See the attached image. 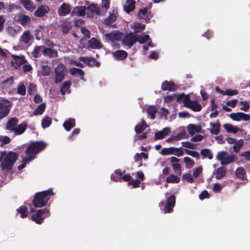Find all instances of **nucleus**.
Here are the masks:
<instances>
[{
	"instance_id": "obj_10",
	"label": "nucleus",
	"mask_w": 250,
	"mask_h": 250,
	"mask_svg": "<svg viewBox=\"0 0 250 250\" xmlns=\"http://www.w3.org/2000/svg\"><path fill=\"white\" fill-rule=\"evenodd\" d=\"M11 57L13 59V60L11 61L12 66L16 69L27 62L26 60L23 55L17 56L12 55Z\"/></svg>"
},
{
	"instance_id": "obj_60",
	"label": "nucleus",
	"mask_w": 250,
	"mask_h": 250,
	"mask_svg": "<svg viewBox=\"0 0 250 250\" xmlns=\"http://www.w3.org/2000/svg\"><path fill=\"white\" fill-rule=\"evenodd\" d=\"M11 141L10 138L8 136H4L2 138H0V142H1L0 146H3L5 145L9 144Z\"/></svg>"
},
{
	"instance_id": "obj_55",
	"label": "nucleus",
	"mask_w": 250,
	"mask_h": 250,
	"mask_svg": "<svg viewBox=\"0 0 250 250\" xmlns=\"http://www.w3.org/2000/svg\"><path fill=\"white\" fill-rule=\"evenodd\" d=\"M182 144L183 147L193 149H196L195 145L189 141L183 142Z\"/></svg>"
},
{
	"instance_id": "obj_57",
	"label": "nucleus",
	"mask_w": 250,
	"mask_h": 250,
	"mask_svg": "<svg viewBox=\"0 0 250 250\" xmlns=\"http://www.w3.org/2000/svg\"><path fill=\"white\" fill-rule=\"evenodd\" d=\"M14 82V78L13 76H11L7 78L6 80H4L2 83L3 85L6 86H11Z\"/></svg>"
},
{
	"instance_id": "obj_30",
	"label": "nucleus",
	"mask_w": 250,
	"mask_h": 250,
	"mask_svg": "<svg viewBox=\"0 0 250 250\" xmlns=\"http://www.w3.org/2000/svg\"><path fill=\"white\" fill-rule=\"evenodd\" d=\"M183 100V103L184 105L188 108V106L190 105L192 101H191L188 95H186L185 94H182L178 96L177 97V100L180 101Z\"/></svg>"
},
{
	"instance_id": "obj_34",
	"label": "nucleus",
	"mask_w": 250,
	"mask_h": 250,
	"mask_svg": "<svg viewBox=\"0 0 250 250\" xmlns=\"http://www.w3.org/2000/svg\"><path fill=\"white\" fill-rule=\"evenodd\" d=\"M62 31L63 35L67 34L72 27L70 22H64L61 24Z\"/></svg>"
},
{
	"instance_id": "obj_15",
	"label": "nucleus",
	"mask_w": 250,
	"mask_h": 250,
	"mask_svg": "<svg viewBox=\"0 0 250 250\" xmlns=\"http://www.w3.org/2000/svg\"><path fill=\"white\" fill-rule=\"evenodd\" d=\"M33 40V36L29 30L24 31L20 37V41L25 44H28Z\"/></svg>"
},
{
	"instance_id": "obj_11",
	"label": "nucleus",
	"mask_w": 250,
	"mask_h": 250,
	"mask_svg": "<svg viewBox=\"0 0 250 250\" xmlns=\"http://www.w3.org/2000/svg\"><path fill=\"white\" fill-rule=\"evenodd\" d=\"M65 69V66L62 64H59L58 66L55 68V72L56 76L55 78V83H58L62 82L64 77V70Z\"/></svg>"
},
{
	"instance_id": "obj_21",
	"label": "nucleus",
	"mask_w": 250,
	"mask_h": 250,
	"mask_svg": "<svg viewBox=\"0 0 250 250\" xmlns=\"http://www.w3.org/2000/svg\"><path fill=\"white\" fill-rule=\"evenodd\" d=\"M106 39L112 42H114L116 41H119L122 37V33L117 32H111L108 34H105Z\"/></svg>"
},
{
	"instance_id": "obj_13",
	"label": "nucleus",
	"mask_w": 250,
	"mask_h": 250,
	"mask_svg": "<svg viewBox=\"0 0 250 250\" xmlns=\"http://www.w3.org/2000/svg\"><path fill=\"white\" fill-rule=\"evenodd\" d=\"M71 7L70 4L63 2L58 10V14L60 16L63 17L71 12Z\"/></svg>"
},
{
	"instance_id": "obj_44",
	"label": "nucleus",
	"mask_w": 250,
	"mask_h": 250,
	"mask_svg": "<svg viewBox=\"0 0 250 250\" xmlns=\"http://www.w3.org/2000/svg\"><path fill=\"white\" fill-rule=\"evenodd\" d=\"M44 45L35 46L33 51L32 52V54L34 58H38L39 57L40 52L43 49Z\"/></svg>"
},
{
	"instance_id": "obj_26",
	"label": "nucleus",
	"mask_w": 250,
	"mask_h": 250,
	"mask_svg": "<svg viewBox=\"0 0 250 250\" xmlns=\"http://www.w3.org/2000/svg\"><path fill=\"white\" fill-rule=\"evenodd\" d=\"M209 125L212 127L211 128L209 129L210 133L212 135H218L220 132L221 126L219 122L218 121L216 123L211 122Z\"/></svg>"
},
{
	"instance_id": "obj_27",
	"label": "nucleus",
	"mask_w": 250,
	"mask_h": 250,
	"mask_svg": "<svg viewBox=\"0 0 250 250\" xmlns=\"http://www.w3.org/2000/svg\"><path fill=\"white\" fill-rule=\"evenodd\" d=\"M135 7V1L134 0H127L126 4L124 6V9L127 13L133 12Z\"/></svg>"
},
{
	"instance_id": "obj_8",
	"label": "nucleus",
	"mask_w": 250,
	"mask_h": 250,
	"mask_svg": "<svg viewBox=\"0 0 250 250\" xmlns=\"http://www.w3.org/2000/svg\"><path fill=\"white\" fill-rule=\"evenodd\" d=\"M131 32L126 34L122 40L123 44L131 48L137 42V36Z\"/></svg>"
},
{
	"instance_id": "obj_38",
	"label": "nucleus",
	"mask_w": 250,
	"mask_h": 250,
	"mask_svg": "<svg viewBox=\"0 0 250 250\" xmlns=\"http://www.w3.org/2000/svg\"><path fill=\"white\" fill-rule=\"evenodd\" d=\"M46 107V104L45 103H42L39 104L37 108L34 111V114L35 115H42Z\"/></svg>"
},
{
	"instance_id": "obj_23",
	"label": "nucleus",
	"mask_w": 250,
	"mask_h": 250,
	"mask_svg": "<svg viewBox=\"0 0 250 250\" xmlns=\"http://www.w3.org/2000/svg\"><path fill=\"white\" fill-rule=\"evenodd\" d=\"M113 56L118 60H123L127 56V53L125 51L122 50H117L112 53Z\"/></svg>"
},
{
	"instance_id": "obj_50",
	"label": "nucleus",
	"mask_w": 250,
	"mask_h": 250,
	"mask_svg": "<svg viewBox=\"0 0 250 250\" xmlns=\"http://www.w3.org/2000/svg\"><path fill=\"white\" fill-rule=\"evenodd\" d=\"M171 167L174 171L178 175H181V165L179 163H172Z\"/></svg>"
},
{
	"instance_id": "obj_2",
	"label": "nucleus",
	"mask_w": 250,
	"mask_h": 250,
	"mask_svg": "<svg viewBox=\"0 0 250 250\" xmlns=\"http://www.w3.org/2000/svg\"><path fill=\"white\" fill-rule=\"evenodd\" d=\"M54 195L53 190L51 188L47 190L36 193L32 200V204L36 208H42L47 204L51 196Z\"/></svg>"
},
{
	"instance_id": "obj_16",
	"label": "nucleus",
	"mask_w": 250,
	"mask_h": 250,
	"mask_svg": "<svg viewBox=\"0 0 250 250\" xmlns=\"http://www.w3.org/2000/svg\"><path fill=\"white\" fill-rule=\"evenodd\" d=\"M86 11H90L92 13H96L97 15L100 14V9L98 6L97 4L95 3H90L88 1H86Z\"/></svg>"
},
{
	"instance_id": "obj_62",
	"label": "nucleus",
	"mask_w": 250,
	"mask_h": 250,
	"mask_svg": "<svg viewBox=\"0 0 250 250\" xmlns=\"http://www.w3.org/2000/svg\"><path fill=\"white\" fill-rule=\"evenodd\" d=\"M173 154L178 157L182 156L184 155V152L182 150V147L177 148L174 147L173 149Z\"/></svg>"
},
{
	"instance_id": "obj_14",
	"label": "nucleus",
	"mask_w": 250,
	"mask_h": 250,
	"mask_svg": "<svg viewBox=\"0 0 250 250\" xmlns=\"http://www.w3.org/2000/svg\"><path fill=\"white\" fill-rule=\"evenodd\" d=\"M50 11L47 6L42 5L39 6L37 9L34 12V15L36 17L42 18L48 14Z\"/></svg>"
},
{
	"instance_id": "obj_4",
	"label": "nucleus",
	"mask_w": 250,
	"mask_h": 250,
	"mask_svg": "<svg viewBox=\"0 0 250 250\" xmlns=\"http://www.w3.org/2000/svg\"><path fill=\"white\" fill-rule=\"evenodd\" d=\"M46 147V144L43 141L33 142L27 148L25 151L26 155L34 159L36 154L43 150Z\"/></svg>"
},
{
	"instance_id": "obj_39",
	"label": "nucleus",
	"mask_w": 250,
	"mask_h": 250,
	"mask_svg": "<svg viewBox=\"0 0 250 250\" xmlns=\"http://www.w3.org/2000/svg\"><path fill=\"white\" fill-rule=\"evenodd\" d=\"M157 111L158 110L157 108L153 105H150L147 108V112L148 114L151 116L152 119H154L155 118V115Z\"/></svg>"
},
{
	"instance_id": "obj_22",
	"label": "nucleus",
	"mask_w": 250,
	"mask_h": 250,
	"mask_svg": "<svg viewBox=\"0 0 250 250\" xmlns=\"http://www.w3.org/2000/svg\"><path fill=\"white\" fill-rule=\"evenodd\" d=\"M18 22L23 26L26 25L31 22V18L29 16L21 14L18 17Z\"/></svg>"
},
{
	"instance_id": "obj_17",
	"label": "nucleus",
	"mask_w": 250,
	"mask_h": 250,
	"mask_svg": "<svg viewBox=\"0 0 250 250\" xmlns=\"http://www.w3.org/2000/svg\"><path fill=\"white\" fill-rule=\"evenodd\" d=\"M85 6H76L74 8L73 10L71 12V15L72 16H78L82 17L85 15Z\"/></svg>"
},
{
	"instance_id": "obj_37",
	"label": "nucleus",
	"mask_w": 250,
	"mask_h": 250,
	"mask_svg": "<svg viewBox=\"0 0 250 250\" xmlns=\"http://www.w3.org/2000/svg\"><path fill=\"white\" fill-rule=\"evenodd\" d=\"M188 108L195 112L200 111L202 109L201 105L197 101H192L190 105L188 106Z\"/></svg>"
},
{
	"instance_id": "obj_48",
	"label": "nucleus",
	"mask_w": 250,
	"mask_h": 250,
	"mask_svg": "<svg viewBox=\"0 0 250 250\" xmlns=\"http://www.w3.org/2000/svg\"><path fill=\"white\" fill-rule=\"evenodd\" d=\"M145 25L142 24L140 23H136L134 25V33H140L145 28Z\"/></svg>"
},
{
	"instance_id": "obj_1",
	"label": "nucleus",
	"mask_w": 250,
	"mask_h": 250,
	"mask_svg": "<svg viewBox=\"0 0 250 250\" xmlns=\"http://www.w3.org/2000/svg\"><path fill=\"white\" fill-rule=\"evenodd\" d=\"M19 154L13 151L6 153L5 151L0 153V167L2 170L9 171L18 160Z\"/></svg>"
},
{
	"instance_id": "obj_12",
	"label": "nucleus",
	"mask_w": 250,
	"mask_h": 250,
	"mask_svg": "<svg viewBox=\"0 0 250 250\" xmlns=\"http://www.w3.org/2000/svg\"><path fill=\"white\" fill-rule=\"evenodd\" d=\"M79 60L90 67H99L100 65V63L93 57H80Z\"/></svg>"
},
{
	"instance_id": "obj_5",
	"label": "nucleus",
	"mask_w": 250,
	"mask_h": 250,
	"mask_svg": "<svg viewBox=\"0 0 250 250\" xmlns=\"http://www.w3.org/2000/svg\"><path fill=\"white\" fill-rule=\"evenodd\" d=\"M50 216V212L48 209L46 208L38 209L35 214L31 216V219L38 224H41L44 219Z\"/></svg>"
},
{
	"instance_id": "obj_18",
	"label": "nucleus",
	"mask_w": 250,
	"mask_h": 250,
	"mask_svg": "<svg viewBox=\"0 0 250 250\" xmlns=\"http://www.w3.org/2000/svg\"><path fill=\"white\" fill-rule=\"evenodd\" d=\"M161 89L163 91H172L176 89V86L173 82L165 81L162 84Z\"/></svg>"
},
{
	"instance_id": "obj_33",
	"label": "nucleus",
	"mask_w": 250,
	"mask_h": 250,
	"mask_svg": "<svg viewBox=\"0 0 250 250\" xmlns=\"http://www.w3.org/2000/svg\"><path fill=\"white\" fill-rule=\"evenodd\" d=\"M226 174V169L224 167H221L216 169L215 178L216 179L220 180L225 176Z\"/></svg>"
},
{
	"instance_id": "obj_43",
	"label": "nucleus",
	"mask_w": 250,
	"mask_h": 250,
	"mask_svg": "<svg viewBox=\"0 0 250 250\" xmlns=\"http://www.w3.org/2000/svg\"><path fill=\"white\" fill-rule=\"evenodd\" d=\"M52 123L51 118L46 116L45 118L42 120V126L43 128H45L49 127Z\"/></svg>"
},
{
	"instance_id": "obj_9",
	"label": "nucleus",
	"mask_w": 250,
	"mask_h": 250,
	"mask_svg": "<svg viewBox=\"0 0 250 250\" xmlns=\"http://www.w3.org/2000/svg\"><path fill=\"white\" fill-rule=\"evenodd\" d=\"M176 202V197L174 195H170L167 199L164 212L165 213H171L173 211V208L175 206Z\"/></svg>"
},
{
	"instance_id": "obj_61",
	"label": "nucleus",
	"mask_w": 250,
	"mask_h": 250,
	"mask_svg": "<svg viewBox=\"0 0 250 250\" xmlns=\"http://www.w3.org/2000/svg\"><path fill=\"white\" fill-rule=\"evenodd\" d=\"M141 181L140 180H133L128 182V185L132 186L134 188H137L140 187Z\"/></svg>"
},
{
	"instance_id": "obj_52",
	"label": "nucleus",
	"mask_w": 250,
	"mask_h": 250,
	"mask_svg": "<svg viewBox=\"0 0 250 250\" xmlns=\"http://www.w3.org/2000/svg\"><path fill=\"white\" fill-rule=\"evenodd\" d=\"M184 161L186 164V167H192L194 165V161L188 157L184 158Z\"/></svg>"
},
{
	"instance_id": "obj_58",
	"label": "nucleus",
	"mask_w": 250,
	"mask_h": 250,
	"mask_svg": "<svg viewBox=\"0 0 250 250\" xmlns=\"http://www.w3.org/2000/svg\"><path fill=\"white\" fill-rule=\"evenodd\" d=\"M183 178L186 180L190 183H192L194 181V178L190 173H186L183 175Z\"/></svg>"
},
{
	"instance_id": "obj_45",
	"label": "nucleus",
	"mask_w": 250,
	"mask_h": 250,
	"mask_svg": "<svg viewBox=\"0 0 250 250\" xmlns=\"http://www.w3.org/2000/svg\"><path fill=\"white\" fill-rule=\"evenodd\" d=\"M243 143L244 141L242 139L238 140L236 144L232 146L233 151L235 153H238L243 145Z\"/></svg>"
},
{
	"instance_id": "obj_3",
	"label": "nucleus",
	"mask_w": 250,
	"mask_h": 250,
	"mask_svg": "<svg viewBox=\"0 0 250 250\" xmlns=\"http://www.w3.org/2000/svg\"><path fill=\"white\" fill-rule=\"evenodd\" d=\"M19 120L17 117L10 118L6 124V129L14 132L15 135H21L26 129L27 125L26 123L18 125Z\"/></svg>"
},
{
	"instance_id": "obj_32",
	"label": "nucleus",
	"mask_w": 250,
	"mask_h": 250,
	"mask_svg": "<svg viewBox=\"0 0 250 250\" xmlns=\"http://www.w3.org/2000/svg\"><path fill=\"white\" fill-rule=\"evenodd\" d=\"M21 2L27 10L32 12L35 8L31 0H21Z\"/></svg>"
},
{
	"instance_id": "obj_40",
	"label": "nucleus",
	"mask_w": 250,
	"mask_h": 250,
	"mask_svg": "<svg viewBox=\"0 0 250 250\" xmlns=\"http://www.w3.org/2000/svg\"><path fill=\"white\" fill-rule=\"evenodd\" d=\"M180 178L176 175L172 174L168 176L166 179V182L167 183H178Z\"/></svg>"
},
{
	"instance_id": "obj_63",
	"label": "nucleus",
	"mask_w": 250,
	"mask_h": 250,
	"mask_svg": "<svg viewBox=\"0 0 250 250\" xmlns=\"http://www.w3.org/2000/svg\"><path fill=\"white\" fill-rule=\"evenodd\" d=\"M238 92L236 90L234 89H227L224 92V95L233 96L237 95Z\"/></svg>"
},
{
	"instance_id": "obj_6",
	"label": "nucleus",
	"mask_w": 250,
	"mask_h": 250,
	"mask_svg": "<svg viewBox=\"0 0 250 250\" xmlns=\"http://www.w3.org/2000/svg\"><path fill=\"white\" fill-rule=\"evenodd\" d=\"M216 158L221 162L222 165L224 166L232 163L237 157L234 155H228L226 151H221L217 153Z\"/></svg>"
},
{
	"instance_id": "obj_31",
	"label": "nucleus",
	"mask_w": 250,
	"mask_h": 250,
	"mask_svg": "<svg viewBox=\"0 0 250 250\" xmlns=\"http://www.w3.org/2000/svg\"><path fill=\"white\" fill-rule=\"evenodd\" d=\"M88 46L93 49H100L102 47V44L100 41L96 38H92L88 42Z\"/></svg>"
},
{
	"instance_id": "obj_46",
	"label": "nucleus",
	"mask_w": 250,
	"mask_h": 250,
	"mask_svg": "<svg viewBox=\"0 0 250 250\" xmlns=\"http://www.w3.org/2000/svg\"><path fill=\"white\" fill-rule=\"evenodd\" d=\"M136 36H137V41L140 44H143L150 39V37L148 35H145L144 36L136 35Z\"/></svg>"
},
{
	"instance_id": "obj_29",
	"label": "nucleus",
	"mask_w": 250,
	"mask_h": 250,
	"mask_svg": "<svg viewBox=\"0 0 250 250\" xmlns=\"http://www.w3.org/2000/svg\"><path fill=\"white\" fill-rule=\"evenodd\" d=\"M146 128V121L142 119L141 121L135 126V131L138 134L141 133Z\"/></svg>"
},
{
	"instance_id": "obj_42",
	"label": "nucleus",
	"mask_w": 250,
	"mask_h": 250,
	"mask_svg": "<svg viewBox=\"0 0 250 250\" xmlns=\"http://www.w3.org/2000/svg\"><path fill=\"white\" fill-rule=\"evenodd\" d=\"M201 154L205 158L211 160L213 158L212 154L210 149L204 148L201 151Z\"/></svg>"
},
{
	"instance_id": "obj_51",
	"label": "nucleus",
	"mask_w": 250,
	"mask_h": 250,
	"mask_svg": "<svg viewBox=\"0 0 250 250\" xmlns=\"http://www.w3.org/2000/svg\"><path fill=\"white\" fill-rule=\"evenodd\" d=\"M17 93L21 96H24L26 94V88L23 84L18 86Z\"/></svg>"
},
{
	"instance_id": "obj_20",
	"label": "nucleus",
	"mask_w": 250,
	"mask_h": 250,
	"mask_svg": "<svg viewBox=\"0 0 250 250\" xmlns=\"http://www.w3.org/2000/svg\"><path fill=\"white\" fill-rule=\"evenodd\" d=\"M235 175L236 178L239 180L243 181L248 180L246 171L243 167H238L235 170Z\"/></svg>"
},
{
	"instance_id": "obj_41",
	"label": "nucleus",
	"mask_w": 250,
	"mask_h": 250,
	"mask_svg": "<svg viewBox=\"0 0 250 250\" xmlns=\"http://www.w3.org/2000/svg\"><path fill=\"white\" fill-rule=\"evenodd\" d=\"M17 211L21 214V218H24L27 217L28 214V208L26 207L21 206L17 209Z\"/></svg>"
},
{
	"instance_id": "obj_64",
	"label": "nucleus",
	"mask_w": 250,
	"mask_h": 250,
	"mask_svg": "<svg viewBox=\"0 0 250 250\" xmlns=\"http://www.w3.org/2000/svg\"><path fill=\"white\" fill-rule=\"evenodd\" d=\"M203 168L202 167H199L198 168H196L193 172V176L196 178H197L199 175L202 173Z\"/></svg>"
},
{
	"instance_id": "obj_59",
	"label": "nucleus",
	"mask_w": 250,
	"mask_h": 250,
	"mask_svg": "<svg viewBox=\"0 0 250 250\" xmlns=\"http://www.w3.org/2000/svg\"><path fill=\"white\" fill-rule=\"evenodd\" d=\"M111 0H102V8L107 11L110 7Z\"/></svg>"
},
{
	"instance_id": "obj_53",
	"label": "nucleus",
	"mask_w": 250,
	"mask_h": 250,
	"mask_svg": "<svg viewBox=\"0 0 250 250\" xmlns=\"http://www.w3.org/2000/svg\"><path fill=\"white\" fill-rule=\"evenodd\" d=\"M42 74L44 76H47L50 74V67L47 65H43L42 66Z\"/></svg>"
},
{
	"instance_id": "obj_54",
	"label": "nucleus",
	"mask_w": 250,
	"mask_h": 250,
	"mask_svg": "<svg viewBox=\"0 0 250 250\" xmlns=\"http://www.w3.org/2000/svg\"><path fill=\"white\" fill-rule=\"evenodd\" d=\"M147 13V8H144L143 9H141L139 10L138 13V17L139 19H144L146 16V15Z\"/></svg>"
},
{
	"instance_id": "obj_7",
	"label": "nucleus",
	"mask_w": 250,
	"mask_h": 250,
	"mask_svg": "<svg viewBox=\"0 0 250 250\" xmlns=\"http://www.w3.org/2000/svg\"><path fill=\"white\" fill-rule=\"evenodd\" d=\"M11 106V104L8 100L0 102V120L9 114Z\"/></svg>"
},
{
	"instance_id": "obj_24",
	"label": "nucleus",
	"mask_w": 250,
	"mask_h": 250,
	"mask_svg": "<svg viewBox=\"0 0 250 250\" xmlns=\"http://www.w3.org/2000/svg\"><path fill=\"white\" fill-rule=\"evenodd\" d=\"M71 84V82L70 81H66L63 82L60 89V92L62 95H65L66 93H69L70 92Z\"/></svg>"
},
{
	"instance_id": "obj_28",
	"label": "nucleus",
	"mask_w": 250,
	"mask_h": 250,
	"mask_svg": "<svg viewBox=\"0 0 250 250\" xmlns=\"http://www.w3.org/2000/svg\"><path fill=\"white\" fill-rule=\"evenodd\" d=\"M75 119L72 118L68 119L63 124V126L67 131H70L72 128L75 127Z\"/></svg>"
},
{
	"instance_id": "obj_49",
	"label": "nucleus",
	"mask_w": 250,
	"mask_h": 250,
	"mask_svg": "<svg viewBox=\"0 0 250 250\" xmlns=\"http://www.w3.org/2000/svg\"><path fill=\"white\" fill-rule=\"evenodd\" d=\"M174 149V147H170L168 148H163L161 151V154L163 155H167L169 154H173V149Z\"/></svg>"
},
{
	"instance_id": "obj_36",
	"label": "nucleus",
	"mask_w": 250,
	"mask_h": 250,
	"mask_svg": "<svg viewBox=\"0 0 250 250\" xmlns=\"http://www.w3.org/2000/svg\"><path fill=\"white\" fill-rule=\"evenodd\" d=\"M116 20V16L113 14H110L109 16L104 20L103 22L105 25L110 26Z\"/></svg>"
},
{
	"instance_id": "obj_19",
	"label": "nucleus",
	"mask_w": 250,
	"mask_h": 250,
	"mask_svg": "<svg viewBox=\"0 0 250 250\" xmlns=\"http://www.w3.org/2000/svg\"><path fill=\"white\" fill-rule=\"evenodd\" d=\"M188 133L190 136H193L195 133H200L201 132L202 126L200 125H195L190 124L187 127Z\"/></svg>"
},
{
	"instance_id": "obj_25",
	"label": "nucleus",
	"mask_w": 250,
	"mask_h": 250,
	"mask_svg": "<svg viewBox=\"0 0 250 250\" xmlns=\"http://www.w3.org/2000/svg\"><path fill=\"white\" fill-rule=\"evenodd\" d=\"M42 52L44 56H47L50 58L57 56L58 52L56 50L50 48L45 47L44 46Z\"/></svg>"
},
{
	"instance_id": "obj_47",
	"label": "nucleus",
	"mask_w": 250,
	"mask_h": 250,
	"mask_svg": "<svg viewBox=\"0 0 250 250\" xmlns=\"http://www.w3.org/2000/svg\"><path fill=\"white\" fill-rule=\"evenodd\" d=\"M242 112L231 113L229 114V117L233 121H240L241 120Z\"/></svg>"
},
{
	"instance_id": "obj_56",
	"label": "nucleus",
	"mask_w": 250,
	"mask_h": 250,
	"mask_svg": "<svg viewBox=\"0 0 250 250\" xmlns=\"http://www.w3.org/2000/svg\"><path fill=\"white\" fill-rule=\"evenodd\" d=\"M185 152L187 153V154L188 155H190L193 157L196 158L197 159L199 158L200 155L199 153L197 151H193V150H190L188 149H185Z\"/></svg>"
},
{
	"instance_id": "obj_35",
	"label": "nucleus",
	"mask_w": 250,
	"mask_h": 250,
	"mask_svg": "<svg viewBox=\"0 0 250 250\" xmlns=\"http://www.w3.org/2000/svg\"><path fill=\"white\" fill-rule=\"evenodd\" d=\"M69 73L72 75H75L76 74L79 75L81 78L82 79L84 73L83 71L80 68L76 67H72L69 69Z\"/></svg>"
}]
</instances>
